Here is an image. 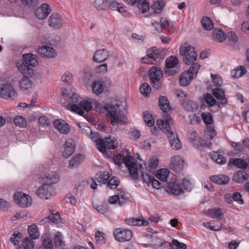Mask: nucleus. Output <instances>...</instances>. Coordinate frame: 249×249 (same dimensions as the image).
<instances>
[{
    "label": "nucleus",
    "mask_w": 249,
    "mask_h": 249,
    "mask_svg": "<svg viewBox=\"0 0 249 249\" xmlns=\"http://www.w3.org/2000/svg\"><path fill=\"white\" fill-rule=\"evenodd\" d=\"M21 238L22 234L20 232H15L12 234L10 238V241L14 245H16L19 243V239H20Z\"/></svg>",
    "instance_id": "obj_61"
},
{
    "label": "nucleus",
    "mask_w": 249,
    "mask_h": 249,
    "mask_svg": "<svg viewBox=\"0 0 249 249\" xmlns=\"http://www.w3.org/2000/svg\"><path fill=\"white\" fill-rule=\"evenodd\" d=\"M125 223L128 225L135 226H146L149 224V222L143 217L142 218L133 217L127 219Z\"/></svg>",
    "instance_id": "obj_29"
},
{
    "label": "nucleus",
    "mask_w": 249,
    "mask_h": 249,
    "mask_svg": "<svg viewBox=\"0 0 249 249\" xmlns=\"http://www.w3.org/2000/svg\"><path fill=\"white\" fill-rule=\"evenodd\" d=\"M0 97L4 99H15L18 97V93L11 84L6 83L0 85Z\"/></svg>",
    "instance_id": "obj_9"
},
{
    "label": "nucleus",
    "mask_w": 249,
    "mask_h": 249,
    "mask_svg": "<svg viewBox=\"0 0 249 249\" xmlns=\"http://www.w3.org/2000/svg\"><path fill=\"white\" fill-rule=\"evenodd\" d=\"M93 92L96 95H99L104 91V87L102 83L100 81H95L92 86Z\"/></svg>",
    "instance_id": "obj_43"
},
{
    "label": "nucleus",
    "mask_w": 249,
    "mask_h": 249,
    "mask_svg": "<svg viewBox=\"0 0 249 249\" xmlns=\"http://www.w3.org/2000/svg\"><path fill=\"white\" fill-rule=\"evenodd\" d=\"M33 239L30 237L25 238L23 242V246L26 249H34L35 244Z\"/></svg>",
    "instance_id": "obj_53"
},
{
    "label": "nucleus",
    "mask_w": 249,
    "mask_h": 249,
    "mask_svg": "<svg viewBox=\"0 0 249 249\" xmlns=\"http://www.w3.org/2000/svg\"><path fill=\"white\" fill-rule=\"evenodd\" d=\"M159 104L160 109L165 113L163 115L164 120H162L165 122L166 115H168L166 113L171 109L169 102L166 97L160 96L159 99ZM168 116L171 117L169 115Z\"/></svg>",
    "instance_id": "obj_19"
},
{
    "label": "nucleus",
    "mask_w": 249,
    "mask_h": 249,
    "mask_svg": "<svg viewBox=\"0 0 249 249\" xmlns=\"http://www.w3.org/2000/svg\"><path fill=\"white\" fill-rule=\"evenodd\" d=\"M137 7L139 11L142 14L147 12L151 6L146 0H137Z\"/></svg>",
    "instance_id": "obj_35"
},
{
    "label": "nucleus",
    "mask_w": 249,
    "mask_h": 249,
    "mask_svg": "<svg viewBox=\"0 0 249 249\" xmlns=\"http://www.w3.org/2000/svg\"><path fill=\"white\" fill-rule=\"evenodd\" d=\"M54 243L55 247H61L64 244L63 235L60 232L57 231L55 233L54 237Z\"/></svg>",
    "instance_id": "obj_51"
},
{
    "label": "nucleus",
    "mask_w": 249,
    "mask_h": 249,
    "mask_svg": "<svg viewBox=\"0 0 249 249\" xmlns=\"http://www.w3.org/2000/svg\"><path fill=\"white\" fill-rule=\"evenodd\" d=\"M141 93L145 96H147L151 92V87L147 83H143L140 88Z\"/></svg>",
    "instance_id": "obj_55"
},
{
    "label": "nucleus",
    "mask_w": 249,
    "mask_h": 249,
    "mask_svg": "<svg viewBox=\"0 0 249 249\" xmlns=\"http://www.w3.org/2000/svg\"><path fill=\"white\" fill-rule=\"evenodd\" d=\"M149 76L153 87L159 89L161 87L160 79L162 77V71L159 68L153 66L149 71Z\"/></svg>",
    "instance_id": "obj_8"
},
{
    "label": "nucleus",
    "mask_w": 249,
    "mask_h": 249,
    "mask_svg": "<svg viewBox=\"0 0 249 249\" xmlns=\"http://www.w3.org/2000/svg\"><path fill=\"white\" fill-rule=\"evenodd\" d=\"M103 146L105 147V151L107 148L114 149L117 148L118 143L114 137H109L106 139V141H104Z\"/></svg>",
    "instance_id": "obj_38"
},
{
    "label": "nucleus",
    "mask_w": 249,
    "mask_h": 249,
    "mask_svg": "<svg viewBox=\"0 0 249 249\" xmlns=\"http://www.w3.org/2000/svg\"><path fill=\"white\" fill-rule=\"evenodd\" d=\"M41 12L42 16H48L51 12V9L47 3H43L40 7L38 8L36 13V16H38L37 13L40 14Z\"/></svg>",
    "instance_id": "obj_42"
},
{
    "label": "nucleus",
    "mask_w": 249,
    "mask_h": 249,
    "mask_svg": "<svg viewBox=\"0 0 249 249\" xmlns=\"http://www.w3.org/2000/svg\"><path fill=\"white\" fill-rule=\"evenodd\" d=\"M41 179L46 182L45 183L54 184L57 183L59 180V177L57 174L52 171L45 172L40 177Z\"/></svg>",
    "instance_id": "obj_15"
},
{
    "label": "nucleus",
    "mask_w": 249,
    "mask_h": 249,
    "mask_svg": "<svg viewBox=\"0 0 249 249\" xmlns=\"http://www.w3.org/2000/svg\"><path fill=\"white\" fill-rule=\"evenodd\" d=\"M144 120L145 123L148 126H152L154 124V120L153 118L152 115L149 112H145L144 114Z\"/></svg>",
    "instance_id": "obj_54"
},
{
    "label": "nucleus",
    "mask_w": 249,
    "mask_h": 249,
    "mask_svg": "<svg viewBox=\"0 0 249 249\" xmlns=\"http://www.w3.org/2000/svg\"><path fill=\"white\" fill-rule=\"evenodd\" d=\"M95 238L96 241L100 244H104L106 243L105 234L103 232L98 231L95 233Z\"/></svg>",
    "instance_id": "obj_62"
},
{
    "label": "nucleus",
    "mask_w": 249,
    "mask_h": 249,
    "mask_svg": "<svg viewBox=\"0 0 249 249\" xmlns=\"http://www.w3.org/2000/svg\"><path fill=\"white\" fill-rule=\"evenodd\" d=\"M204 99L209 107H213L216 105V102L213 96L209 93L204 95Z\"/></svg>",
    "instance_id": "obj_52"
},
{
    "label": "nucleus",
    "mask_w": 249,
    "mask_h": 249,
    "mask_svg": "<svg viewBox=\"0 0 249 249\" xmlns=\"http://www.w3.org/2000/svg\"><path fill=\"white\" fill-rule=\"evenodd\" d=\"M200 66L198 63H193L187 71L182 72L179 77V84L185 86L190 84L191 81L196 77Z\"/></svg>",
    "instance_id": "obj_6"
},
{
    "label": "nucleus",
    "mask_w": 249,
    "mask_h": 249,
    "mask_svg": "<svg viewBox=\"0 0 249 249\" xmlns=\"http://www.w3.org/2000/svg\"><path fill=\"white\" fill-rule=\"evenodd\" d=\"M178 59L175 56H171L166 59L165 61L166 67L171 69L175 67L178 64Z\"/></svg>",
    "instance_id": "obj_47"
},
{
    "label": "nucleus",
    "mask_w": 249,
    "mask_h": 249,
    "mask_svg": "<svg viewBox=\"0 0 249 249\" xmlns=\"http://www.w3.org/2000/svg\"><path fill=\"white\" fill-rule=\"evenodd\" d=\"M147 57L143 58V63L155 64L160 63L164 58V53L159 49L152 48L147 51Z\"/></svg>",
    "instance_id": "obj_7"
},
{
    "label": "nucleus",
    "mask_w": 249,
    "mask_h": 249,
    "mask_svg": "<svg viewBox=\"0 0 249 249\" xmlns=\"http://www.w3.org/2000/svg\"><path fill=\"white\" fill-rule=\"evenodd\" d=\"M83 161L82 156L78 154L72 157V159L70 160L69 167L71 168H75L77 167Z\"/></svg>",
    "instance_id": "obj_39"
},
{
    "label": "nucleus",
    "mask_w": 249,
    "mask_h": 249,
    "mask_svg": "<svg viewBox=\"0 0 249 249\" xmlns=\"http://www.w3.org/2000/svg\"><path fill=\"white\" fill-rule=\"evenodd\" d=\"M103 112L106 114L107 120L112 125L124 122L121 118L119 105L112 103H106L103 106Z\"/></svg>",
    "instance_id": "obj_2"
},
{
    "label": "nucleus",
    "mask_w": 249,
    "mask_h": 249,
    "mask_svg": "<svg viewBox=\"0 0 249 249\" xmlns=\"http://www.w3.org/2000/svg\"><path fill=\"white\" fill-rule=\"evenodd\" d=\"M188 138L189 141L194 144L196 148H198L200 144L196 143V142L199 143L197 133L195 131H191L188 135Z\"/></svg>",
    "instance_id": "obj_45"
},
{
    "label": "nucleus",
    "mask_w": 249,
    "mask_h": 249,
    "mask_svg": "<svg viewBox=\"0 0 249 249\" xmlns=\"http://www.w3.org/2000/svg\"><path fill=\"white\" fill-rule=\"evenodd\" d=\"M109 53L105 49L98 50L94 53L93 61L96 63H102L106 61L108 57Z\"/></svg>",
    "instance_id": "obj_21"
},
{
    "label": "nucleus",
    "mask_w": 249,
    "mask_h": 249,
    "mask_svg": "<svg viewBox=\"0 0 249 249\" xmlns=\"http://www.w3.org/2000/svg\"><path fill=\"white\" fill-rule=\"evenodd\" d=\"M109 178V174L107 172H104L103 173L97 174L96 175L95 180L99 183L105 184L107 183Z\"/></svg>",
    "instance_id": "obj_41"
},
{
    "label": "nucleus",
    "mask_w": 249,
    "mask_h": 249,
    "mask_svg": "<svg viewBox=\"0 0 249 249\" xmlns=\"http://www.w3.org/2000/svg\"><path fill=\"white\" fill-rule=\"evenodd\" d=\"M211 78L215 86H221L223 82L221 77L217 74H211Z\"/></svg>",
    "instance_id": "obj_63"
},
{
    "label": "nucleus",
    "mask_w": 249,
    "mask_h": 249,
    "mask_svg": "<svg viewBox=\"0 0 249 249\" xmlns=\"http://www.w3.org/2000/svg\"><path fill=\"white\" fill-rule=\"evenodd\" d=\"M179 53L183 56V62L186 65H192L196 60L197 54L195 47L187 43L180 46Z\"/></svg>",
    "instance_id": "obj_5"
},
{
    "label": "nucleus",
    "mask_w": 249,
    "mask_h": 249,
    "mask_svg": "<svg viewBox=\"0 0 249 249\" xmlns=\"http://www.w3.org/2000/svg\"><path fill=\"white\" fill-rule=\"evenodd\" d=\"M212 182L217 184H225L229 181V178L228 176L224 175H219L218 176H212L210 178Z\"/></svg>",
    "instance_id": "obj_34"
},
{
    "label": "nucleus",
    "mask_w": 249,
    "mask_h": 249,
    "mask_svg": "<svg viewBox=\"0 0 249 249\" xmlns=\"http://www.w3.org/2000/svg\"><path fill=\"white\" fill-rule=\"evenodd\" d=\"M55 191L51 184L43 183L36 191V194L40 198L48 199L55 195Z\"/></svg>",
    "instance_id": "obj_11"
},
{
    "label": "nucleus",
    "mask_w": 249,
    "mask_h": 249,
    "mask_svg": "<svg viewBox=\"0 0 249 249\" xmlns=\"http://www.w3.org/2000/svg\"><path fill=\"white\" fill-rule=\"evenodd\" d=\"M184 108L189 111H194L198 109L197 104L193 101H188L183 104Z\"/></svg>",
    "instance_id": "obj_46"
},
{
    "label": "nucleus",
    "mask_w": 249,
    "mask_h": 249,
    "mask_svg": "<svg viewBox=\"0 0 249 249\" xmlns=\"http://www.w3.org/2000/svg\"><path fill=\"white\" fill-rule=\"evenodd\" d=\"M212 37L213 40L222 42L226 39V35L222 30L216 29L213 32Z\"/></svg>",
    "instance_id": "obj_36"
},
{
    "label": "nucleus",
    "mask_w": 249,
    "mask_h": 249,
    "mask_svg": "<svg viewBox=\"0 0 249 249\" xmlns=\"http://www.w3.org/2000/svg\"><path fill=\"white\" fill-rule=\"evenodd\" d=\"M48 218L52 222L58 224L60 220V217L58 213H51Z\"/></svg>",
    "instance_id": "obj_64"
},
{
    "label": "nucleus",
    "mask_w": 249,
    "mask_h": 249,
    "mask_svg": "<svg viewBox=\"0 0 249 249\" xmlns=\"http://www.w3.org/2000/svg\"><path fill=\"white\" fill-rule=\"evenodd\" d=\"M213 93L215 98L220 101L221 104L226 105L227 103V100L225 97V92L224 90L219 88L213 89Z\"/></svg>",
    "instance_id": "obj_31"
},
{
    "label": "nucleus",
    "mask_w": 249,
    "mask_h": 249,
    "mask_svg": "<svg viewBox=\"0 0 249 249\" xmlns=\"http://www.w3.org/2000/svg\"><path fill=\"white\" fill-rule=\"evenodd\" d=\"M21 3L25 7L34 8L39 4V0H20Z\"/></svg>",
    "instance_id": "obj_48"
},
{
    "label": "nucleus",
    "mask_w": 249,
    "mask_h": 249,
    "mask_svg": "<svg viewBox=\"0 0 249 249\" xmlns=\"http://www.w3.org/2000/svg\"><path fill=\"white\" fill-rule=\"evenodd\" d=\"M221 209L219 208L215 207L209 209L208 211V215L213 218H218L219 219L224 218L223 214L222 213Z\"/></svg>",
    "instance_id": "obj_37"
},
{
    "label": "nucleus",
    "mask_w": 249,
    "mask_h": 249,
    "mask_svg": "<svg viewBox=\"0 0 249 249\" xmlns=\"http://www.w3.org/2000/svg\"><path fill=\"white\" fill-rule=\"evenodd\" d=\"M14 123L20 127H25L26 125V121L22 116H17L14 119Z\"/></svg>",
    "instance_id": "obj_56"
},
{
    "label": "nucleus",
    "mask_w": 249,
    "mask_h": 249,
    "mask_svg": "<svg viewBox=\"0 0 249 249\" xmlns=\"http://www.w3.org/2000/svg\"><path fill=\"white\" fill-rule=\"evenodd\" d=\"M94 5L98 10H102L107 6V2L106 0H96L94 2Z\"/></svg>",
    "instance_id": "obj_58"
},
{
    "label": "nucleus",
    "mask_w": 249,
    "mask_h": 249,
    "mask_svg": "<svg viewBox=\"0 0 249 249\" xmlns=\"http://www.w3.org/2000/svg\"><path fill=\"white\" fill-rule=\"evenodd\" d=\"M99 136L98 133L92 132L91 130L90 131V137L92 141L96 142L97 149L101 152L104 153L105 152V147L103 146L104 140L99 138Z\"/></svg>",
    "instance_id": "obj_25"
},
{
    "label": "nucleus",
    "mask_w": 249,
    "mask_h": 249,
    "mask_svg": "<svg viewBox=\"0 0 249 249\" xmlns=\"http://www.w3.org/2000/svg\"><path fill=\"white\" fill-rule=\"evenodd\" d=\"M49 25L53 29H58L62 27L61 19L59 17H50Z\"/></svg>",
    "instance_id": "obj_32"
},
{
    "label": "nucleus",
    "mask_w": 249,
    "mask_h": 249,
    "mask_svg": "<svg viewBox=\"0 0 249 249\" xmlns=\"http://www.w3.org/2000/svg\"><path fill=\"white\" fill-rule=\"evenodd\" d=\"M62 94L66 99L69 100L70 103H76L78 101V95L75 93L74 89H62Z\"/></svg>",
    "instance_id": "obj_18"
},
{
    "label": "nucleus",
    "mask_w": 249,
    "mask_h": 249,
    "mask_svg": "<svg viewBox=\"0 0 249 249\" xmlns=\"http://www.w3.org/2000/svg\"><path fill=\"white\" fill-rule=\"evenodd\" d=\"M166 4L165 0H154L151 4V8L155 14H160L162 12Z\"/></svg>",
    "instance_id": "obj_24"
},
{
    "label": "nucleus",
    "mask_w": 249,
    "mask_h": 249,
    "mask_svg": "<svg viewBox=\"0 0 249 249\" xmlns=\"http://www.w3.org/2000/svg\"><path fill=\"white\" fill-rule=\"evenodd\" d=\"M115 239L120 242L129 241L132 237V232L126 229L118 228L114 231Z\"/></svg>",
    "instance_id": "obj_13"
},
{
    "label": "nucleus",
    "mask_w": 249,
    "mask_h": 249,
    "mask_svg": "<svg viewBox=\"0 0 249 249\" xmlns=\"http://www.w3.org/2000/svg\"><path fill=\"white\" fill-rule=\"evenodd\" d=\"M107 183V186L112 189L116 188L119 185L120 181L118 178L113 177Z\"/></svg>",
    "instance_id": "obj_57"
},
{
    "label": "nucleus",
    "mask_w": 249,
    "mask_h": 249,
    "mask_svg": "<svg viewBox=\"0 0 249 249\" xmlns=\"http://www.w3.org/2000/svg\"><path fill=\"white\" fill-rule=\"evenodd\" d=\"M17 66L19 71L24 74L19 81L20 89L23 92L27 93L32 89V83L27 75L31 76L34 71L23 63H18Z\"/></svg>",
    "instance_id": "obj_4"
},
{
    "label": "nucleus",
    "mask_w": 249,
    "mask_h": 249,
    "mask_svg": "<svg viewBox=\"0 0 249 249\" xmlns=\"http://www.w3.org/2000/svg\"><path fill=\"white\" fill-rule=\"evenodd\" d=\"M41 245L38 249H53V245L52 239L47 234H44L41 237Z\"/></svg>",
    "instance_id": "obj_26"
},
{
    "label": "nucleus",
    "mask_w": 249,
    "mask_h": 249,
    "mask_svg": "<svg viewBox=\"0 0 249 249\" xmlns=\"http://www.w3.org/2000/svg\"><path fill=\"white\" fill-rule=\"evenodd\" d=\"M106 1L107 2V5H108L109 8L112 10L118 11L121 14L124 13L126 11V7L124 6L122 4L118 3L115 0H106Z\"/></svg>",
    "instance_id": "obj_27"
},
{
    "label": "nucleus",
    "mask_w": 249,
    "mask_h": 249,
    "mask_svg": "<svg viewBox=\"0 0 249 249\" xmlns=\"http://www.w3.org/2000/svg\"><path fill=\"white\" fill-rule=\"evenodd\" d=\"M233 163L239 168L245 169L248 166L247 162L241 159H235Z\"/></svg>",
    "instance_id": "obj_60"
},
{
    "label": "nucleus",
    "mask_w": 249,
    "mask_h": 249,
    "mask_svg": "<svg viewBox=\"0 0 249 249\" xmlns=\"http://www.w3.org/2000/svg\"><path fill=\"white\" fill-rule=\"evenodd\" d=\"M74 150L75 143L74 141L72 139H68L65 143L63 156L67 158L73 153Z\"/></svg>",
    "instance_id": "obj_23"
},
{
    "label": "nucleus",
    "mask_w": 249,
    "mask_h": 249,
    "mask_svg": "<svg viewBox=\"0 0 249 249\" xmlns=\"http://www.w3.org/2000/svg\"><path fill=\"white\" fill-rule=\"evenodd\" d=\"M92 108V105L91 102L87 100H83L81 101L78 105H72L71 106V110L79 115L85 117L84 110L89 112L91 110Z\"/></svg>",
    "instance_id": "obj_10"
},
{
    "label": "nucleus",
    "mask_w": 249,
    "mask_h": 249,
    "mask_svg": "<svg viewBox=\"0 0 249 249\" xmlns=\"http://www.w3.org/2000/svg\"><path fill=\"white\" fill-rule=\"evenodd\" d=\"M54 127L61 134H68L70 130V125L63 120L58 119L53 122Z\"/></svg>",
    "instance_id": "obj_16"
},
{
    "label": "nucleus",
    "mask_w": 249,
    "mask_h": 249,
    "mask_svg": "<svg viewBox=\"0 0 249 249\" xmlns=\"http://www.w3.org/2000/svg\"><path fill=\"white\" fill-rule=\"evenodd\" d=\"M38 53L42 57L52 58L55 57L56 54V51L50 46L44 45L39 47Z\"/></svg>",
    "instance_id": "obj_17"
},
{
    "label": "nucleus",
    "mask_w": 249,
    "mask_h": 249,
    "mask_svg": "<svg viewBox=\"0 0 249 249\" xmlns=\"http://www.w3.org/2000/svg\"><path fill=\"white\" fill-rule=\"evenodd\" d=\"M14 200L19 206L25 208L32 204V198L28 195L18 192L15 194Z\"/></svg>",
    "instance_id": "obj_12"
},
{
    "label": "nucleus",
    "mask_w": 249,
    "mask_h": 249,
    "mask_svg": "<svg viewBox=\"0 0 249 249\" xmlns=\"http://www.w3.org/2000/svg\"><path fill=\"white\" fill-rule=\"evenodd\" d=\"M128 197L126 194L122 190H117L115 195L109 197L108 201L111 204L117 203L121 206L128 201Z\"/></svg>",
    "instance_id": "obj_14"
},
{
    "label": "nucleus",
    "mask_w": 249,
    "mask_h": 249,
    "mask_svg": "<svg viewBox=\"0 0 249 249\" xmlns=\"http://www.w3.org/2000/svg\"><path fill=\"white\" fill-rule=\"evenodd\" d=\"M107 71V64H103L95 68V72L96 73L104 74Z\"/></svg>",
    "instance_id": "obj_59"
},
{
    "label": "nucleus",
    "mask_w": 249,
    "mask_h": 249,
    "mask_svg": "<svg viewBox=\"0 0 249 249\" xmlns=\"http://www.w3.org/2000/svg\"><path fill=\"white\" fill-rule=\"evenodd\" d=\"M28 233L30 236L34 239H37L39 237V233L38 229L35 224L30 225L29 227Z\"/></svg>",
    "instance_id": "obj_44"
},
{
    "label": "nucleus",
    "mask_w": 249,
    "mask_h": 249,
    "mask_svg": "<svg viewBox=\"0 0 249 249\" xmlns=\"http://www.w3.org/2000/svg\"><path fill=\"white\" fill-rule=\"evenodd\" d=\"M114 162L119 166L124 163L129 171L131 178L133 179H137L138 178V167L133 157L117 155L114 158Z\"/></svg>",
    "instance_id": "obj_3"
},
{
    "label": "nucleus",
    "mask_w": 249,
    "mask_h": 249,
    "mask_svg": "<svg viewBox=\"0 0 249 249\" xmlns=\"http://www.w3.org/2000/svg\"><path fill=\"white\" fill-rule=\"evenodd\" d=\"M210 156L213 161L219 164H223L227 161L226 159L217 152H212Z\"/></svg>",
    "instance_id": "obj_40"
},
{
    "label": "nucleus",
    "mask_w": 249,
    "mask_h": 249,
    "mask_svg": "<svg viewBox=\"0 0 249 249\" xmlns=\"http://www.w3.org/2000/svg\"><path fill=\"white\" fill-rule=\"evenodd\" d=\"M171 163L175 170H179L185 167V163L182 157L179 155L173 156L171 159Z\"/></svg>",
    "instance_id": "obj_22"
},
{
    "label": "nucleus",
    "mask_w": 249,
    "mask_h": 249,
    "mask_svg": "<svg viewBox=\"0 0 249 249\" xmlns=\"http://www.w3.org/2000/svg\"><path fill=\"white\" fill-rule=\"evenodd\" d=\"M246 72V68L244 66H240L235 69L231 72V75L234 78H239L243 75Z\"/></svg>",
    "instance_id": "obj_49"
},
{
    "label": "nucleus",
    "mask_w": 249,
    "mask_h": 249,
    "mask_svg": "<svg viewBox=\"0 0 249 249\" xmlns=\"http://www.w3.org/2000/svg\"><path fill=\"white\" fill-rule=\"evenodd\" d=\"M157 125L163 132L168 134V137L171 148L173 150H178L181 148L182 143L176 133L173 132L170 128V124H173V120L168 115H166L165 122L158 120Z\"/></svg>",
    "instance_id": "obj_1"
},
{
    "label": "nucleus",
    "mask_w": 249,
    "mask_h": 249,
    "mask_svg": "<svg viewBox=\"0 0 249 249\" xmlns=\"http://www.w3.org/2000/svg\"><path fill=\"white\" fill-rule=\"evenodd\" d=\"M167 191L176 196L179 195L183 192L180 182L176 179L169 183Z\"/></svg>",
    "instance_id": "obj_20"
},
{
    "label": "nucleus",
    "mask_w": 249,
    "mask_h": 249,
    "mask_svg": "<svg viewBox=\"0 0 249 249\" xmlns=\"http://www.w3.org/2000/svg\"><path fill=\"white\" fill-rule=\"evenodd\" d=\"M169 175V171L166 169H161L158 171L156 177L162 181H165Z\"/></svg>",
    "instance_id": "obj_50"
},
{
    "label": "nucleus",
    "mask_w": 249,
    "mask_h": 249,
    "mask_svg": "<svg viewBox=\"0 0 249 249\" xmlns=\"http://www.w3.org/2000/svg\"><path fill=\"white\" fill-rule=\"evenodd\" d=\"M23 58L25 63V65L35 67L38 64L37 56L35 54L30 53L24 54L23 55Z\"/></svg>",
    "instance_id": "obj_28"
},
{
    "label": "nucleus",
    "mask_w": 249,
    "mask_h": 249,
    "mask_svg": "<svg viewBox=\"0 0 249 249\" xmlns=\"http://www.w3.org/2000/svg\"><path fill=\"white\" fill-rule=\"evenodd\" d=\"M249 179V175L245 171H238L233 176L232 179L236 183H241Z\"/></svg>",
    "instance_id": "obj_30"
},
{
    "label": "nucleus",
    "mask_w": 249,
    "mask_h": 249,
    "mask_svg": "<svg viewBox=\"0 0 249 249\" xmlns=\"http://www.w3.org/2000/svg\"><path fill=\"white\" fill-rule=\"evenodd\" d=\"M201 23L203 28L207 31H211L214 28V23L209 17H203Z\"/></svg>",
    "instance_id": "obj_33"
}]
</instances>
